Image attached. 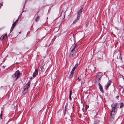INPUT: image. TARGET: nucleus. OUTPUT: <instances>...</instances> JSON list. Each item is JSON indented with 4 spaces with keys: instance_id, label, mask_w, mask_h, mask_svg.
Returning a JSON list of instances; mask_svg holds the SVG:
<instances>
[{
    "instance_id": "obj_1",
    "label": "nucleus",
    "mask_w": 124,
    "mask_h": 124,
    "mask_svg": "<svg viewBox=\"0 0 124 124\" xmlns=\"http://www.w3.org/2000/svg\"><path fill=\"white\" fill-rule=\"evenodd\" d=\"M111 107L112 108V110L111 111V112L110 113L111 116H110V120L111 121H112L114 119V116L113 115L116 112V108L115 104L113 103L111 105Z\"/></svg>"
},
{
    "instance_id": "obj_2",
    "label": "nucleus",
    "mask_w": 124,
    "mask_h": 124,
    "mask_svg": "<svg viewBox=\"0 0 124 124\" xmlns=\"http://www.w3.org/2000/svg\"><path fill=\"white\" fill-rule=\"evenodd\" d=\"M20 75V73L19 71L18 70L16 71L15 73L12 76V77L13 78H15V80H16L19 77Z\"/></svg>"
},
{
    "instance_id": "obj_3",
    "label": "nucleus",
    "mask_w": 124,
    "mask_h": 124,
    "mask_svg": "<svg viewBox=\"0 0 124 124\" xmlns=\"http://www.w3.org/2000/svg\"><path fill=\"white\" fill-rule=\"evenodd\" d=\"M76 46V45L75 44L72 46L73 48L71 51L70 55H69V57H71L73 56L74 54V53L75 49Z\"/></svg>"
},
{
    "instance_id": "obj_4",
    "label": "nucleus",
    "mask_w": 124,
    "mask_h": 124,
    "mask_svg": "<svg viewBox=\"0 0 124 124\" xmlns=\"http://www.w3.org/2000/svg\"><path fill=\"white\" fill-rule=\"evenodd\" d=\"M101 73H99L97 75L96 78V80L97 82H99L100 80L101 79Z\"/></svg>"
},
{
    "instance_id": "obj_5",
    "label": "nucleus",
    "mask_w": 124,
    "mask_h": 124,
    "mask_svg": "<svg viewBox=\"0 0 124 124\" xmlns=\"http://www.w3.org/2000/svg\"><path fill=\"white\" fill-rule=\"evenodd\" d=\"M7 38V36L6 33L5 34L3 35L0 37V40L2 41L3 39H5Z\"/></svg>"
},
{
    "instance_id": "obj_6",
    "label": "nucleus",
    "mask_w": 124,
    "mask_h": 124,
    "mask_svg": "<svg viewBox=\"0 0 124 124\" xmlns=\"http://www.w3.org/2000/svg\"><path fill=\"white\" fill-rule=\"evenodd\" d=\"M99 88L100 90V91L102 93H103L104 92V91L103 90V89L102 86L99 82Z\"/></svg>"
},
{
    "instance_id": "obj_7",
    "label": "nucleus",
    "mask_w": 124,
    "mask_h": 124,
    "mask_svg": "<svg viewBox=\"0 0 124 124\" xmlns=\"http://www.w3.org/2000/svg\"><path fill=\"white\" fill-rule=\"evenodd\" d=\"M30 82H28L24 86V90L27 89L29 88L28 86H30Z\"/></svg>"
},
{
    "instance_id": "obj_8",
    "label": "nucleus",
    "mask_w": 124,
    "mask_h": 124,
    "mask_svg": "<svg viewBox=\"0 0 124 124\" xmlns=\"http://www.w3.org/2000/svg\"><path fill=\"white\" fill-rule=\"evenodd\" d=\"M82 9L83 8H81L79 10L77 15V16H78V17H80V14L81 13L82 11Z\"/></svg>"
},
{
    "instance_id": "obj_9",
    "label": "nucleus",
    "mask_w": 124,
    "mask_h": 124,
    "mask_svg": "<svg viewBox=\"0 0 124 124\" xmlns=\"http://www.w3.org/2000/svg\"><path fill=\"white\" fill-rule=\"evenodd\" d=\"M38 73V71L36 70H35L34 73L33 74V76L34 78H35L36 77V75Z\"/></svg>"
},
{
    "instance_id": "obj_10",
    "label": "nucleus",
    "mask_w": 124,
    "mask_h": 124,
    "mask_svg": "<svg viewBox=\"0 0 124 124\" xmlns=\"http://www.w3.org/2000/svg\"><path fill=\"white\" fill-rule=\"evenodd\" d=\"M79 17H78L77 16V19H75L73 23V24H75L76 22H77V21L79 19Z\"/></svg>"
},
{
    "instance_id": "obj_11",
    "label": "nucleus",
    "mask_w": 124,
    "mask_h": 124,
    "mask_svg": "<svg viewBox=\"0 0 124 124\" xmlns=\"http://www.w3.org/2000/svg\"><path fill=\"white\" fill-rule=\"evenodd\" d=\"M111 82L110 80H109V81L107 83V84L106 86L107 88H108L109 85L111 84Z\"/></svg>"
},
{
    "instance_id": "obj_12",
    "label": "nucleus",
    "mask_w": 124,
    "mask_h": 124,
    "mask_svg": "<svg viewBox=\"0 0 124 124\" xmlns=\"http://www.w3.org/2000/svg\"><path fill=\"white\" fill-rule=\"evenodd\" d=\"M44 66H42L40 67L41 71L44 72L45 71V69L44 68Z\"/></svg>"
},
{
    "instance_id": "obj_13",
    "label": "nucleus",
    "mask_w": 124,
    "mask_h": 124,
    "mask_svg": "<svg viewBox=\"0 0 124 124\" xmlns=\"http://www.w3.org/2000/svg\"><path fill=\"white\" fill-rule=\"evenodd\" d=\"M72 94V91H70V94L69 95V98L70 100L71 101L72 100L71 98V96Z\"/></svg>"
},
{
    "instance_id": "obj_14",
    "label": "nucleus",
    "mask_w": 124,
    "mask_h": 124,
    "mask_svg": "<svg viewBox=\"0 0 124 124\" xmlns=\"http://www.w3.org/2000/svg\"><path fill=\"white\" fill-rule=\"evenodd\" d=\"M73 74H74L72 72H71V73L70 74V78H72V77L73 76Z\"/></svg>"
},
{
    "instance_id": "obj_15",
    "label": "nucleus",
    "mask_w": 124,
    "mask_h": 124,
    "mask_svg": "<svg viewBox=\"0 0 124 124\" xmlns=\"http://www.w3.org/2000/svg\"><path fill=\"white\" fill-rule=\"evenodd\" d=\"M40 17V16H38L35 19V21L36 22H37L38 21V20L39 19Z\"/></svg>"
},
{
    "instance_id": "obj_16",
    "label": "nucleus",
    "mask_w": 124,
    "mask_h": 124,
    "mask_svg": "<svg viewBox=\"0 0 124 124\" xmlns=\"http://www.w3.org/2000/svg\"><path fill=\"white\" fill-rule=\"evenodd\" d=\"M14 27L12 25V27L11 28V29H10V32H12V31Z\"/></svg>"
},
{
    "instance_id": "obj_17",
    "label": "nucleus",
    "mask_w": 124,
    "mask_h": 124,
    "mask_svg": "<svg viewBox=\"0 0 124 124\" xmlns=\"http://www.w3.org/2000/svg\"><path fill=\"white\" fill-rule=\"evenodd\" d=\"M78 63H77L75 65V66H74V67H73L74 68H75V69H76V68L77 67H78Z\"/></svg>"
},
{
    "instance_id": "obj_18",
    "label": "nucleus",
    "mask_w": 124,
    "mask_h": 124,
    "mask_svg": "<svg viewBox=\"0 0 124 124\" xmlns=\"http://www.w3.org/2000/svg\"><path fill=\"white\" fill-rule=\"evenodd\" d=\"M75 69L73 68L72 69V71L71 72H72L74 73V70Z\"/></svg>"
},
{
    "instance_id": "obj_19",
    "label": "nucleus",
    "mask_w": 124,
    "mask_h": 124,
    "mask_svg": "<svg viewBox=\"0 0 124 124\" xmlns=\"http://www.w3.org/2000/svg\"><path fill=\"white\" fill-rule=\"evenodd\" d=\"M123 105H124L123 103L122 102V103H121L120 104V108H121L123 106Z\"/></svg>"
},
{
    "instance_id": "obj_20",
    "label": "nucleus",
    "mask_w": 124,
    "mask_h": 124,
    "mask_svg": "<svg viewBox=\"0 0 124 124\" xmlns=\"http://www.w3.org/2000/svg\"><path fill=\"white\" fill-rule=\"evenodd\" d=\"M3 2H1L0 3V8H1V7L3 6Z\"/></svg>"
},
{
    "instance_id": "obj_21",
    "label": "nucleus",
    "mask_w": 124,
    "mask_h": 124,
    "mask_svg": "<svg viewBox=\"0 0 124 124\" xmlns=\"http://www.w3.org/2000/svg\"><path fill=\"white\" fill-rule=\"evenodd\" d=\"M16 23H15V22L12 25V26H13L14 27H15V26L16 25Z\"/></svg>"
},
{
    "instance_id": "obj_22",
    "label": "nucleus",
    "mask_w": 124,
    "mask_h": 124,
    "mask_svg": "<svg viewBox=\"0 0 124 124\" xmlns=\"http://www.w3.org/2000/svg\"><path fill=\"white\" fill-rule=\"evenodd\" d=\"M2 111H1V114L0 115V119H2Z\"/></svg>"
},
{
    "instance_id": "obj_23",
    "label": "nucleus",
    "mask_w": 124,
    "mask_h": 124,
    "mask_svg": "<svg viewBox=\"0 0 124 124\" xmlns=\"http://www.w3.org/2000/svg\"><path fill=\"white\" fill-rule=\"evenodd\" d=\"M78 80L79 81H81V78H77V79H76V80Z\"/></svg>"
},
{
    "instance_id": "obj_24",
    "label": "nucleus",
    "mask_w": 124,
    "mask_h": 124,
    "mask_svg": "<svg viewBox=\"0 0 124 124\" xmlns=\"http://www.w3.org/2000/svg\"><path fill=\"white\" fill-rule=\"evenodd\" d=\"M18 19H17L15 22V23H16V24L17 23V22H18Z\"/></svg>"
},
{
    "instance_id": "obj_25",
    "label": "nucleus",
    "mask_w": 124,
    "mask_h": 124,
    "mask_svg": "<svg viewBox=\"0 0 124 124\" xmlns=\"http://www.w3.org/2000/svg\"><path fill=\"white\" fill-rule=\"evenodd\" d=\"M68 117L69 118V119L70 120V119H71V118L70 116H69V117Z\"/></svg>"
},
{
    "instance_id": "obj_26",
    "label": "nucleus",
    "mask_w": 124,
    "mask_h": 124,
    "mask_svg": "<svg viewBox=\"0 0 124 124\" xmlns=\"http://www.w3.org/2000/svg\"><path fill=\"white\" fill-rule=\"evenodd\" d=\"M66 109H65V111L64 112V115H65V114L66 112Z\"/></svg>"
},
{
    "instance_id": "obj_27",
    "label": "nucleus",
    "mask_w": 124,
    "mask_h": 124,
    "mask_svg": "<svg viewBox=\"0 0 124 124\" xmlns=\"http://www.w3.org/2000/svg\"><path fill=\"white\" fill-rule=\"evenodd\" d=\"M86 107L87 108H88L89 107V106L88 105H87L86 106Z\"/></svg>"
},
{
    "instance_id": "obj_28",
    "label": "nucleus",
    "mask_w": 124,
    "mask_h": 124,
    "mask_svg": "<svg viewBox=\"0 0 124 124\" xmlns=\"http://www.w3.org/2000/svg\"><path fill=\"white\" fill-rule=\"evenodd\" d=\"M123 77V76L121 75H120L119 76V77Z\"/></svg>"
},
{
    "instance_id": "obj_29",
    "label": "nucleus",
    "mask_w": 124,
    "mask_h": 124,
    "mask_svg": "<svg viewBox=\"0 0 124 124\" xmlns=\"http://www.w3.org/2000/svg\"><path fill=\"white\" fill-rule=\"evenodd\" d=\"M119 97V96H117L116 97V98L117 99H118Z\"/></svg>"
},
{
    "instance_id": "obj_30",
    "label": "nucleus",
    "mask_w": 124,
    "mask_h": 124,
    "mask_svg": "<svg viewBox=\"0 0 124 124\" xmlns=\"http://www.w3.org/2000/svg\"><path fill=\"white\" fill-rule=\"evenodd\" d=\"M120 86H121V87L122 88L123 87H122V86H120Z\"/></svg>"
},
{
    "instance_id": "obj_31",
    "label": "nucleus",
    "mask_w": 124,
    "mask_h": 124,
    "mask_svg": "<svg viewBox=\"0 0 124 124\" xmlns=\"http://www.w3.org/2000/svg\"><path fill=\"white\" fill-rule=\"evenodd\" d=\"M32 77H31V78H30V79L31 80V79H32Z\"/></svg>"
},
{
    "instance_id": "obj_32",
    "label": "nucleus",
    "mask_w": 124,
    "mask_h": 124,
    "mask_svg": "<svg viewBox=\"0 0 124 124\" xmlns=\"http://www.w3.org/2000/svg\"><path fill=\"white\" fill-rule=\"evenodd\" d=\"M65 109H66V106L65 107Z\"/></svg>"
},
{
    "instance_id": "obj_33",
    "label": "nucleus",
    "mask_w": 124,
    "mask_h": 124,
    "mask_svg": "<svg viewBox=\"0 0 124 124\" xmlns=\"http://www.w3.org/2000/svg\"><path fill=\"white\" fill-rule=\"evenodd\" d=\"M20 54V53H19V54Z\"/></svg>"
},
{
    "instance_id": "obj_34",
    "label": "nucleus",
    "mask_w": 124,
    "mask_h": 124,
    "mask_svg": "<svg viewBox=\"0 0 124 124\" xmlns=\"http://www.w3.org/2000/svg\"><path fill=\"white\" fill-rule=\"evenodd\" d=\"M123 79L124 80V78H123Z\"/></svg>"
}]
</instances>
